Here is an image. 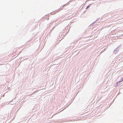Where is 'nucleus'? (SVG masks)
Instances as JSON below:
<instances>
[{
  "label": "nucleus",
  "instance_id": "1",
  "mask_svg": "<svg viewBox=\"0 0 123 123\" xmlns=\"http://www.w3.org/2000/svg\"><path fill=\"white\" fill-rule=\"evenodd\" d=\"M122 81H123V80H120V81H119V82H117V83H116V85H117V86L119 85V84H118V83H119V84Z\"/></svg>",
  "mask_w": 123,
  "mask_h": 123
},
{
  "label": "nucleus",
  "instance_id": "2",
  "mask_svg": "<svg viewBox=\"0 0 123 123\" xmlns=\"http://www.w3.org/2000/svg\"><path fill=\"white\" fill-rule=\"evenodd\" d=\"M90 7V6H87L86 8V9H87L88 8H89Z\"/></svg>",
  "mask_w": 123,
  "mask_h": 123
}]
</instances>
